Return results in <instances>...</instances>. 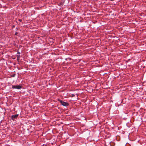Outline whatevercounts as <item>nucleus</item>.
I'll return each instance as SVG.
<instances>
[{
  "label": "nucleus",
  "instance_id": "nucleus-5",
  "mask_svg": "<svg viewBox=\"0 0 146 146\" xmlns=\"http://www.w3.org/2000/svg\"><path fill=\"white\" fill-rule=\"evenodd\" d=\"M19 21H20V22L21 21H21V19H19Z\"/></svg>",
  "mask_w": 146,
  "mask_h": 146
},
{
  "label": "nucleus",
  "instance_id": "nucleus-2",
  "mask_svg": "<svg viewBox=\"0 0 146 146\" xmlns=\"http://www.w3.org/2000/svg\"><path fill=\"white\" fill-rule=\"evenodd\" d=\"M22 88L21 85H13L12 86V88L13 89H19Z\"/></svg>",
  "mask_w": 146,
  "mask_h": 146
},
{
  "label": "nucleus",
  "instance_id": "nucleus-4",
  "mask_svg": "<svg viewBox=\"0 0 146 146\" xmlns=\"http://www.w3.org/2000/svg\"><path fill=\"white\" fill-rule=\"evenodd\" d=\"M20 57V55L17 56V60L18 61L19 60V59Z\"/></svg>",
  "mask_w": 146,
  "mask_h": 146
},
{
  "label": "nucleus",
  "instance_id": "nucleus-1",
  "mask_svg": "<svg viewBox=\"0 0 146 146\" xmlns=\"http://www.w3.org/2000/svg\"><path fill=\"white\" fill-rule=\"evenodd\" d=\"M58 101L60 102L61 104L64 106H68L69 105L67 103L63 101L60 99H58Z\"/></svg>",
  "mask_w": 146,
  "mask_h": 146
},
{
  "label": "nucleus",
  "instance_id": "nucleus-3",
  "mask_svg": "<svg viewBox=\"0 0 146 146\" xmlns=\"http://www.w3.org/2000/svg\"><path fill=\"white\" fill-rule=\"evenodd\" d=\"M18 115L16 114L12 116V119L13 120H15L18 117Z\"/></svg>",
  "mask_w": 146,
  "mask_h": 146
}]
</instances>
